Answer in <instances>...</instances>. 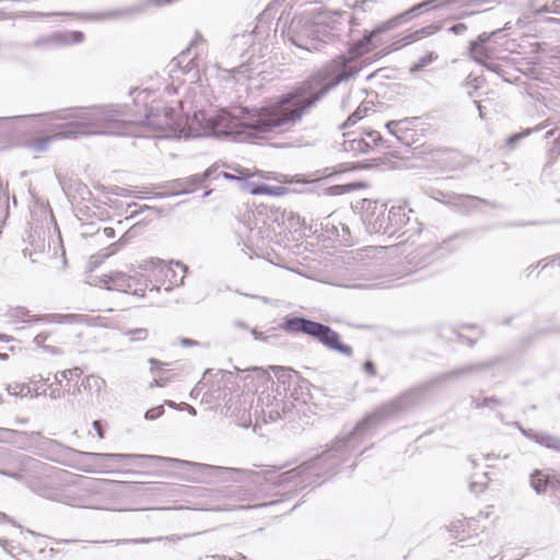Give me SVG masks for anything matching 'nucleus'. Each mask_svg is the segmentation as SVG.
Segmentation results:
<instances>
[{
  "mask_svg": "<svg viewBox=\"0 0 560 560\" xmlns=\"http://www.w3.org/2000/svg\"><path fill=\"white\" fill-rule=\"evenodd\" d=\"M469 55L476 62L483 65L486 68L487 63L491 62L489 61L490 56L488 49L478 42L470 43Z\"/></svg>",
  "mask_w": 560,
  "mask_h": 560,
  "instance_id": "20",
  "label": "nucleus"
},
{
  "mask_svg": "<svg viewBox=\"0 0 560 560\" xmlns=\"http://www.w3.org/2000/svg\"><path fill=\"white\" fill-rule=\"evenodd\" d=\"M408 221L406 208L402 206H394L387 211L384 205L374 203L373 209L364 217V223L370 233L389 236L400 232Z\"/></svg>",
  "mask_w": 560,
  "mask_h": 560,
  "instance_id": "6",
  "label": "nucleus"
},
{
  "mask_svg": "<svg viewBox=\"0 0 560 560\" xmlns=\"http://www.w3.org/2000/svg\"><path fill=\"white\" fill-rule=\"evenodd\" d=\"M532 132L530 129L524 131V132H520V133H515L513 136H511L510 138H508L506 140V144L511 148H513L515 145L516 142H518L521 139L527 137L529 133Z\"/></svg>",
  "mask_w": 560,
  "mask_h": 560,
  "instance_id": "36",
  "label": "nucleus"
},
{
  "mask_svg": "<svg viewBox=\"0 0 560 560\" xmlns=\"http://www.w3.org/2000/svg\"><path fill=\"white\" fill-rule=\"evenodd\" d=\"M104 384L105 381L102 377L95 375L86 376L83 381L84 386H88L90 388L95 387L96 389H101L102 386H104Z\"/></svg>",
  "mask_w": 560,
  "mask_h": 560,
  "instance_id": "31",
  "label": "nucleus"
},
{
  "mask_svg": "<svg viewBox=\"0 0 560 560\" xmlns=\"http://www.w3.org/2000/svg\"><path fill=\"white\" fill-rule=\"evenodd\" d=\"M345 136L350 137V133H345ZM342 147L345 151L365 154L371 150V142L363 138V135H359L346 139Z\"/></svg>",
  "mask_w": 560,
  "mask_h": 560,
  "instance_id": "16",
  "label": "nucleus"
},
{
  "mask_svg": "<svg viewBox=\"0 0 560 560\" xmlns=\"http://www.w3.org/2000/svg\"><path fill=\"white\" fill-rule=\"evenodd\" d=\"M439 0H427L413 5L406 12L382 23L371 33L354 43L349 49L348 55H341L327 63L314 78L315 84L319 85L324 96L335 86L342 82L353 79L363 68L364 61L361 56L370 51L369 45L377 35L392 31L401 22L410 20L413 15H418L423 11L430 10Z\"/></svg>",
  "mask_w": 560,
  "mask_h": 560,
  "instance_id": "3",
  "label": "nucleus"
},
{
  "mask_svg": "<svg viewBox=\"0 0 560 560\" xmlns=\"http://www.w3.org/2000/svg\"><path fill=\"white\" fill-rule=\"evenodd\" d=\"M226 509H228V508H225V506H224V508H223V506H222V508H221V506H215V508H214V506H209V508H205V510H226Z\"/></svg>",
  "mask_w": 560,
  "mask_h": 560,
  "instance_id": "60",
  "label": "nucleus"
},
{
  "mask_svg": "<svg viewBox=\"0 0 560 560\" xmlns=\"http://www.w3.org/2000/svg\"><path fill=\"white\" fill-rule=\"evenodd\" d=\"M530 485L537 493H542L546 490L547 479L537 470L530 477Z\"/></svg>",
  "mask_w": 560,
  "mask_h": 560,
  "instance_id": "29",
  "label": "nucleus"
},
{
  "mask_svg": "<svg viewBox=\"0 0 560 560\" xmlns=\"http://www.w3.org/2000/svg\"><path fill=\"white\" fill-rule=\"evenodd\" d=\"M180 345L184 346V347H189V346L197 345V341L188 339V338H182L180 339Z\"/></svg>",
  "mask_w": 560,
  "mask_h": 560,
  "instance_id": "51",
  "label": "nucleus"
},
{
  "mask_svg": "<svg viewBox=\"0 0 560 560\" xmlns=\"http://www.w3.org/2000/svg\"><path fill=\"white\" fill-rule=\"evenodd\" d=\"M486 485H487V482H483V481H480V482L472 481L469 483V489L474 493H479L486 489Z\"/></svg>",
  "mask_w": 560,
  "mask_h": 560,
  "instance_id": "39",
  "label": "nucleus"
},
{
  "mask_svg": "<svg viewBox=\"0 0 560 560\" xmlns=\"http://www.w3.org/2000/svg\"><path fill=\"white\" fill-rule=\"evenodd\" d=\"M162 538H143V539H139V540H132L133 542H150V541H153V540H161Z\"/></svg>",
  "mask_w": 560,
  "mask_h": 560,
  "instance_id": "56",
  "label": "nucleus"
},
{
  "mask_svg": "<svg viewBox=\"0 0 560 560\" xmlns=\"http://www.w3.org/2000/svg\"><path fill=\"white\" fill-rule=\"evenodd\" d=\"M164 412V408L162 406L151 408L145 412V418L149 420H154L160 418Z\"/></svg>",
  "mask_w": 560,
  "mask_h": 560,
  "instance_id": "38",
  "label": "nucleus"
},
{
  "mask_svg": "<svg viewBox=\"0 0 560 560\" xmlns=\"http://www.w3.org/2000/svg\"><path fill=\"white\" fill-rule=\"evenodd\" d=\"M28 116L0 117V133L11 131L16 124L26 120Z\"/></svg>",
  "mask_w": 560,
  "mask_h": 560,
  "instance_id": "26",
  "label": "nucleus"
},
{
  "mask_svg": "<svg viewBox=\"0 0 560 560\" xmlns=\"http://www.w3.org/2000/svg\"><path fill=\"white\" fill-rule=\"evenodd\" d=\"M144 122L158 132L156 137L182 138L183 136L180 117L174 108L163 107L162 112L159 107L151 108L145 115Z\"/></svg>",
  "mask_w": 560,
  "mask_h": 560,
  "instance_id": "8",
  "label": "nucleus"
},
{
  "mask_svg": "<svg viewBox=\"0 0 560 560\" xmlns=\"http://www.w3.org/2000/svg\"><path fill=\"white\" fill-rule=\"evenodd\" d=\"M364 94V90H360L357 92H350L341 102V106L343 109H350L353 105L360 102L357 109L348 117L347 121L341 126V128H347L351 125L357 124L364 116L369 114V112H374L373 102H368L365 100H361Z\"/></svg>",
  "mask_w": 560,
  "mask_h": 560,
  "instance_id": "10",
  "label": "nucleus"
},
{
  "mask_svg": "<svg viewBox=\"0 0 560 560\" xmlns=\"http://www.w3.org/2000/svg\"><path fill=\"white\" fill-rule=\"evenodd\" d=\"M46 124L51 120H69L60 126L57 137L78 138L90 135H131L132 125L121 110L110 106L61 109L39 115Z\"/></svg>",
  "mask_w": 560,
  "mask_h": 560,
  "instance_id": "4",
  "label": "nucleus"
},
{
  "mask_svg": "<svg viewBox=\"0 0 560 560\" xmlns=\"http://www.w3.org/2000/svg\"><path fill=\"white\" fill-rule=\"evenodd\" d=\"M247 189L252 195L283 196L287 192V188L282 186H270L267 184H248Z\"/></svg>",
  "mask_w": 560,
  "mask_h": 560,
  "instance_id": "19",
  "label": "nucleus"
},
{
  "mask_svg": "<svg viewBox=\"0 0 560 560\" xmlns=\"http://www.w3.org/2000/svg\"><path fill=\"white\" fill-rule=\"evenodd\" d=\"M211 171H207L202 176L192 175L187 178L177 179L172 184L174 188V194H188L194 190V188L199 185L205 178L209 177Z\"/></svg>",
  "mask_w": 560,
  "mask_h": 560,
  "instance_id": "15",
  "label": "nucleus"
},
{
  "mask_svg": "<svg viewBox=\"0 0 560 560\" xmlns=\"http://www.w3.org/2000/svg\"><path fill=\"white\" fill-rule=\"evenodd\" d=\"M363 138L368 139L371 142V149L374 145H377L380 141H382V137L377 131H369L363 135Z\"/></svg>",
  "mask_w": 560,
  "mask_h": 560,
  "instance_id": "37",
  "label": "nucleus"
},
{
  "mask_svg": "<svg viewBox=\"0 0 560 560\" xmlns=\"http://www.w3.org/2000/svg\"><path fill=\"white\" fill-rule=\"evenodd\" d=\"M7 390L10 395L16 397H37L39 395L38 393L32 394V387L30 385L20 383L8 385Z\"/></svg>",
  "mask_w": 560,
  "mask_h": 560,
  "instance_id": "24",
  "label": "nucleus"
},
{
  "mask_svg": "<svg viewBox=\"0 0 560 560\" xmlns=\"http://www.w3.org/2000/svg\"><path fill=\"white\" fill-rule=\"evenodd\" d=\"M81 459L79 460V469L86 472L108 471L110 469L109 462H117L126 458H143L156 462L172 463L179 466L190 468L191 475L184 476L183 480L189 482H210L221 478L222 475H233L235 472H246L242 469L229 468L222 466H213L196 462H189L178 458L164 457L158 455H140V454H110V453H89L74 452Z\"/></svg>",
  "mask_w": 560,
  "mask_h": 560,
  "instance_id": "5",
  "label": "nucleus"
},
{
  "mask_svg": "<svg viewBox=\"0 0 560 560\" xmlns=\"http://www.w3.org/2000/svg\"><path fill=\"white\" fill-rule=\"evenodd\" d=\"M483 368V365H480V364H477V365H467L465 368H462L459 369L458 371L454 372L455 374L459 375V374H464V373H468V372H472V371H476V370H479Z\"/></svg>",
  "mask_w": 560,
  "mask_h": 560,
  "instance_id": "44",
  "label": "nucleus"
},
{
  "mask_svg": "<svg viewBox=\"0 0 560 560\" xmlns=\"http://www.w3.org/2000/svg\"><path fill=\"white\" fill-rule=\"evenodd\" d=\"M439 28H440V26H438V25H428L425 27L417 30V31L408 34L407 36L402 37L397 43H395L394 44V46H395L394 49H397L398 47H401V46H405L407 44L417 42V40H419V39H421L423 37L433 35L434 33H436L439 31Z\"/></svg>",
  "mask_w": 560,
  "mask_h": 560,
  "instance_id": "17",
  "label": "nucleus"
},
{
  "mask_svg": "<svg viewBox=\"0 0 560 560\" xmlns=\"http://www.w3.org/2000/svg\"><path fill=\"white\" fill-rule=\"evenodd\" d=\"M114 483H115V481H113V480L100 479V480L95 481L93 487H91L90 489L94 492H103V491H107V487H109Z\"/></svg>",
  "mask_w": 560,
  "mask_h": 560,
  "instance_id": "34",
  "label": "nucleus"
},
{
  "mask_svg": "<svg viewBox=\"0 0 560 560\" xmlns=\"http://www.w3.org/2000/svg\"><path fill=\"white\" fill-rule=\"evenodd\" d=\"M470 462H471V464H472L474 466L477 464V459H476V458H474V457H471V458H470Z\"/></svg>",
  "mask_w": 560,
  "mask_h": 560,
  "instance_id": "63",
  "label": "nucleus"
},
{
  "mask_svg": "<svg viewBox=\"0 0 560 560\" xmlns=\"http://www.w3.org/2000/svg\"><path fill=\"white\" fill-rule=\"evenodd\" d=\"M548 126H549V122H548V120H547V121H545L544 124H541V125L537 126L534 130L538 131V130H541V129H544V128H546V127H548Z\"/></svg>",
  "mask_w": 560,
  "mask_h": 560,
  "instance_id": "59",
  "label": "nucleus"
},
{
  "mask_svg": "<svg viewBox=\"0 0 560 560\" xmlns=\"http://www.w3.org/2000/svg\"><path fill=\"white\" fill-rule=\"evenodd\" d=\"M65 396L63 392L58 387H54V384L50 385V393H49V397L51 399H59V398H62Z\"/></svg>",
  "mask_w": 560,
  "mask_h": 560,
  "instance_id": "43",
  "label": "nucleus"
},
{
  "mask_svg": "<svg viewBox=\"0 0 560 560\" xmlns=\"http://www.w3.org/2000/svg\"><path fill=\"white\" fill-rule=\"evenodd\" d=\"M103 232L107 237H114L115 235V230L113 228H105Z\"/></svg>",
  "mask_w": 560,
  "mask_h": 560,
  "instance_id": "55",
  "label": "nucleus"
},
{
  "mask_svg": "<svg viewBox=\"0 0 560 560\" xmlns=\"http://www.w3.org/2000/svg\"><path fill=\"white\" fill-rule=\"evenodd\" d=\"M490 38V35L483 33L481 35L478 36V39L476 42H478L479 44L481 45H485V43Z\"/></svg>",
  "mask_w": 560,
  "mask_h": 560,
  "instance_id": "52",
  "label": "nucleus"
},
{
  "mask_svg": "<svg viewBox=\"0 0 560 560\" xmlns=\"http://www.w3.org/2000/svg\"><path fill=\"white\" fill-rule=\"evenodd\" d=\"M34 232L37 234V240H31L30 243L34 247L35 250H43L45 248L44 237L42 235L45 234L43 228L35 229Z\"/></svg>",
  "mask_w": 560,
  "mask_h": 560,
  "instance_id": "32",
  "label": "nucleus"
},
{
  "mask_svg": "<svg viewBox=\"0 0 560 560\" xmlns=\"http://www.w3.org/2000/svg\"><path fill=\"white\" fill-rule=\"evenodd\" d=\"M472 402L476 408H481V407L494 408L495 406L500 405V401L494 397L483 398V400L481 402L474 399Z\"/></svg>",
  "mask_w": 560,
  "mask_h": 560,
  "instance_id": "35",
  "label": "nucleus"
},
{
  "mask_svg": "<svg viewBox=\"0 0 560 560\" xmlns=\"http://www.w3.org/2000/svg\"><path fill=\"white\" fill-rule=\"evenodd\" d=\"M520 430L527 439L534 440L536 443L560 453V438L544 431H534L522 427H520Z\"/></svg>",
  "mask_w": 560,
  "mask_h": 560,
  "instance_id": "12",
  "label": "nucleus"
},
{
  "mask_svg": "<svg viewBox=\"0 0 560 560\" xmlns=\"http://www.w3.org/2000/svg\"><path fill=\"white\" fill-rule=\"evenodd\" d=\"M436 59H438L436 54L429 52V54L422 56L416 63H413L410 68V71L411 72L420 71Z\"/></svg>",
  "mask_w": 560,
  "mask_h": 560,
  "instance_id": "30",
  "label": "nucleus"
},
{
  "mask_svg": "<svg viewBox=\"0 0 560 560\" xmlns=\"http://www.w3.org/2000/svg\"><path fill=\"white\" fill-rule=\"evenodd\" d=\"M27 310L24 308V307H16L15 310L11 311L10 313V316L12 318H16V319H20V318H23L24 316L27 315Z\"/></svg>",
  "mask_w": 560,
  "mask_h": 560,
  "instance_id": "42",
  "label": "nucleus"
},
{
  "mask_svg": "<svg viewBox=\"0 0 560 560\" xmlns=\"http://www.w3.org/2000/svg\"><path fill=\"white\" fill-rule=\"evenodd\" d=\"M535 13H560V0H533Z\"/></svg>",
  "mask_w": 560,
  "mask_h": 560,
  "instance_id": "22",
  "label": "nucleus"
},
{
  "mask_svg": "<svg viewBox=\"0 0 560 560\" xmlns=\"http://www.w3.org/2000/svg\"><path fill=\"white\" fill-rule=\"evenodd\" d=\"M60 323H79L81 322L82 319V316L81 315H73V314H69V315H63V316H60Z\"/></svg>",
  "mask_w": 560,
  "mask_h": 560,
  "instance_id": "41",
  "label": "nucleus"
},
{
  "mask_svg": "<svg viewBox=\"0 0 560 560\" xmlns=\"http://www.w3.org/2000/svg\"><path fill=\"white\" fill-rule=\"evenodd\" d=\"M182 409H186L192 416H196V413H197L196 409L192 406L185 404V402H183Z\"/></svg>",
  "mask_w": 560,
  "mask_h": 560,
  "instance_id": "53",
  "label": "nucleus"
},
{
  "mask_svg": "<svg viewBox=\"0 0 560 560\" xmlns=\"http://www.w3.org/2000/svg\"><path fill=\"white\" fill-rule=\"evenodd\" d=\"M84 39V35L81 32L73 31V32H63V33H56L45 39H40L36 42V45H40L44 43H56L61 45H68V44H78L81 43Z\"/></svg>",
  "mask_w": 560,
  "mask_h": 560,
  "instance_id": "14",
  "label": "nucleus"
},
{
  "mask_svg": "<svg viewBox=\"0 0 560 560\" xmlns=\"http://www.w3.org/2000/svg\"><path fill=\"white\" fill-rule=\"evenodd\" d=\"M151 370H154L155 368H160L164 365V363L158 361L156 359H150Z\"/></svg>",
  "mask_w": 560,
  "mask_h": 560,
  "instance_id": "54",
  "label": "nucleus"
},
{
  "mask_svg": "<svg viewBox=\"0 0 560 560\" xmlns=\"http://www.w3.org/2000/svg\"><path fill=\"white\" fill-rule=\"evenodd\" d=\"M280 419V412L278 410H270L268 416L264 412V422H275Z\"/></svg>",
  "mask_w": 560,
  "mask_h": 560,
  "instance_id": "40",
  "label": "nucleus"
},
{
  "mask_svg": "<svg viewBox=\"0 0 560 560\" xmlns=\"http://www.w3.org/2000/svg\"><path fill=\"white\" fill-rule=\"evenodd\" d=\"M93 428L96 431L98 438L103 439L104 438V433H103V430H102L101 422L100 421H94L93 422Z\"/></svg>",
  "mask_w": 560,
  "mask_h": 560,
  "instance_id": "50",
  "label": "nucleus"
},
{
  "mask_svg": "<svg viewBox=\"0 0 560 560\" xmlns=\"http://www.w3.org/2000/svg\"><path fill=\"white\" fill-rule=\"evenodd\" d=\"M126 335L130 337V340L139 341V340L147 339L148 330L144 328H136V329L128 330L126 332Z\"/></svg>",
  "mask_w": 560,
  "mask_h": 560,
  "instance_id": "33",
  "label": "nucleus"
},
{
  "mask_svg": "<svg viewBox=\"0 0 560 560\" xmlns=\"http://www.w3.org/2000/svg\"><path fill=\"white\" fill-rule=\"evenodd\" d=\"M58 131L55 132L52 136L46 137V138H39L35 139L31 142V147L36 152H43L48 148L49 142L52 139H63L65 137H57Z\"/></svg>",
  "mask_w": 560,
  "mask_h": 560,
  "instance_id": "28",
  "label": "nucleus"
},
{
  "mask_svg": "<svg viewBox=\"0 0 560 560\" xmlns=\"http://www.w3.org/2000/svg\"><path fill=\"white\" fill-rule=\"evenodd\" d=\"M482 458L485 460H489V459H492V458H497V456L494 454H492V453H488V454H483Z\"/></svg>",
  "mask_w": 560,
  "mask_h": 560,
  "instance_id": "58",
  "label": "nucleus"
},
{
  "mask_svg": "<svg viewBox=\"0 0 560 560\" xmlns=\"http://www.w3.org/2000/svg\"><path fill=\"white\" fill-rule=\"evenodd\" d=\"M311 19L312 23H318L316 26H314V31H316L315 37L319 47L323 43H326L330 38V31L327 26V16L323 13H319Z\"/></svg>",
  "mask_w": 560,
  "mask_h": 560,
  "instance_id": "18",
  "label": "nucleus"
},
{
  "mask_svg": "<svg viewBox=\"0 0 560 560\" xmlns=\"http://www.w3.org/2000/svg\"><path fill=\"white\" fill-rule=\"evenodd\" d=\"M7 357H8V354H0L1 359H5Z\"/></svg>",
  "mask_w": 560,
  "mask_h": 560,
  "instance_id": "64",
  "label": "nucleus"
},
{
  "mask_svg": "<svg viewBox=\"0 0 560 560\" xmlns=\"http://www.w3.org/2000/svg\"><path fill=\"white\" fill-rule=\"evenodd\" d=\"M237 423L238 425L243 427V428H248L250 424H252V418H250V415L248 413L247 416H245V413L237 420Z\"/></svg>",
  "mask_w": 560,
  "mask_h": 560,
  "instance_id": "45",
  "label": "nucleus"
},
{
  "mask_svg": "<svg viewBox=\"0 0 560 560\" xmlns=\"http://www.w3.org/2000/svg\"><path fill=\"white\" fill-rule=\"evenodd\" d=\"M150 266L154 271H158L168 282L167 289L171 287H179L184 283V279L187 272V267L179 262L165 264L160 260L151 261Z\"/></svg>",
  "mask_w": 560,
  "mask_h": 560,
  "instance_id": "11",
  "label": "nucleus"
},
{
  "mask_svg": "<svg viewBox=\"0 0 560 560\" xmlns=\"http://www.w3.org/2000/svg\"><path fill=\"white\" fill-rule=\"evenodd\" d=\"M12 433H13L12 430L0 428V443L7 442L8 441L7 435H10Z\"/></svg>",
  "mask_w": 560,
  "mask_h": 560,
  "instance_id": "48",
  "label": "nucleus"
},
{
  "mask_svg": "<svg viewBox=\"0 0 560 560\" xmlns=\"http://www.w3.org/2000/svg\"><path fill=\"white\" fill-rule=\"evenodd\" d=\"M49 381V377L45 378L42 375L38 380H34L32 383L35 386V390L37 392L39 388H42L47 382Z\"/></svg>",
  "mask_w": 560,
  "mask_h": 560,
  "instance_id": "46",
  "label": "nucleus"
},
{
  "mask_svg": "<svg viewBox=\"0 0 560 560\" xmlns=\"http://www.w3.org/2000/svg\"><path fill=\"white\" fill-rule=\"evenodd\" d=\"M487 69L489 71H492L494 73H497L499 77H501L503 79V81L505 82H509V83H513V82H516L518 80V77H514L512 75L503 65H500L498 62H490V63H487Z\"/></svg>",
  "mask_w": 560,
  "mask_h": 560,
  "instance_id": "25",
  "label": "nucleus"
},
{
  "mask_svg": "<svg viewBox=\"0 0 560 560\" xmlns=\"http://www.w3.org/2000/svg\"><path fill=\"white\" fill-rule=\"evenodd\" d=\"M316 24L312 23L311 18L293 19L288 31L289 39L299 48L308 51L317 50L316 31H314Z\"/></svg>",
  "mask_w": 560,
  "mask_h": 560,
  "instance_id": "9",
  "label": "nucleus"
},
{
  "mask_svg": "<svg viewBox=\"0 0 560 560\" xmlns=\"http://www.w3.org/2000/svg\"><path fill=\"white\" fill-rule=\"evenodd\" d=\"M221 175L226 179H240L238 177L225 172H222Z\"/></svg>",
  "mask_w": 560,
  "mask_h": 560,
  "instance_id": "57",
  "label": "nucleus"
},
{
  "mask_svg": "<svg viewBox=\"0 0 560 560\" xmlns=\"http://www.w3.org/2000/svg\"><path fill=\"white\" fill-rule=\"evenodd\" d=\"M556 136L552 147L548 151V160L545 164V168L551 166L557 158L560 156V129H552L547 131L546 139Z\"/></svg>",
  "mask_w": 560,
  "mask_h": 560,
  "instance_id": "21",
  "label": "nucleus"
},
{
  "mask_svg": "<svg viewBox=\"0 0 560 560\" xmlns=\"http://www.w3.org/2000/svg\"><path fill=\"white\" fill-rule=\"evenodd\" d=\"M132 278L122 272H115L110 276H105L103 283L108 290H117L121 292H129L132 289Z\"/></svg>",
  "mask_w": 560,
  "mask_h": 560,
  "instance_id": "13",
  "label": "nucleus"
},
{
  "mask_svg": "<svg viewBox=\"0 0 560 560\" xmlns=\"http://www.w3.org/2000/svg\"><path fill=\"white\" fill-rule=\"evenodd\" d=\"M82 375V370L79 368L65 370L55 374L57 385H62L63 381L70 382L73 378H79Z\"/></svg>",
  "mask_w": 560,
  "mask_h": 560,
  "instance_id": "27",
  "label": "nucleus"
},
{
  "mask_svg": "<svg viewBox=\"0 0 560 560\" xmlns=\"http://www.w3.org/2000/svg\"><path fill=\"white\" fill-rule=\"evenodd\" d=\"M324 97L315 78L295 91L282 95L277 102L255 112L246 108L220 109L208 113L195 112L192 116L180 117L182 138L207 136H244L260 138L280 133L302 119Z\"/></svg>",
  "mask_w": 560,
  "mask_h": 560,
  "instance_id": "1",
  "label": "nucleus"
},
{
  "mask_svg": "<svg viewBox=\"0 0 560 560\" xmlns=\"http://www.w3.org/2000/svg\"><path fill=\"white\" fill-rule=\"evenodd\" d=\"M453 33L455 34H460L463 33L464 31H466V25L463 24V23H458V24H455L454 26H452L450 28Z\"/></svg>",
  "mask_w": 560,
  "mask_h": 560,
  "instance_id": "49",
  "label": "nucleus"
},
{
  "mask_svg": "<svg viewBox=\"0 0 560 560\" xmlns=\"http://www.w3.org/2000/svg\"><path fill=\"white\" fill-rule=\"evenodd\" d=\"M283 329L290 332H303L316 338L320 343L330 350L338 351L347 357L352 354L351 347L339 341V335L329 326L313 322L303 317L287 318Z\"/></svg>",
  "mask_w": 560,
  "mask_h": 560,
  "instance_id": "7",
  "label": "nucleus"
},
{
  "mask_svg": "<svg viewBox=\"0 0 560 560\" xmlns=\"http://www.w3.org/2000/svg\"><path fill=\"white\" fill-rule=\"evenodd\" d=\"M363 369L366 373H369L370 375H375L376 371H375V365L373 364V362L371 361H366L363 365Z\"/></svg>",
  "mask_w": 560,
  "mask_h": 560,
  "instance_id": "47",
  "label": "nucleus"
},
{
  "mask_svg": "<svg viewBox=\"0 0 560 560\" xmlns=\"http://www.w3.org/2000/svg\"><path fill=\"white\" fill-rule=\"evenodd\" d=\"M478 4H482V3H486L488 2V0H475Z\"/></svg>",
  "mask_w": 560,
  "mask_h": 560,
  "instance_id": "62",
  "label": "nucleus"
},
{
  "mask_svg": "<svg viewBox=\"0 0 560 560\" xmlns=\"http://www.w3.org/2000/svg\"><path fill=\"white\" fill-rule=\"evenodd\" d=\"M419 395L420 392L418 389H413L385 404L375 412L368 416L363 421L358 423L350 433L338 436L332 446L320 456L280 475L279 483L291 482L294 479L300 478V483L304 487L310 483V476H318L316 470L322 466L330 463L335 465L337 462H347L352 455L362 453L363 451L360 450V444L366 438L368 432L382 420L413 406L419 400Z\"/></svg>",
  "mask_w": 560,
  "mask_h": 560,
  "instance_id": "2",
  "label": "nucleus"
},
{
  "mask_svg": "<svg viewBox=\"0 0 560 560\" xmlns=\"http://www.w3.org/2000/svg\"><path fill=\"white\" fill-rule=\"evenodd\" d=\"M386 127L389 130V132L397 138V140H399L402 143L409 144L407 139L408 128L406 120H393L387 122Z\"/></svg>",
  "mask_w": 560,
  "mask_h": 560,
  "instance_id": "23",
  "label": "nucleus"
},
{
  "mask_svg": "<svg viewBox=\"0 0 560 560\" xmlns=\"http://www.w3.org/2000/svg\"><path fill=\"white\" fill-rule=\"evenodd\" d=\"M0 521H9V517L7 516V514L0 512Z\"/></svg>",
  "mask_w": 560,
  "mask_h": 560,
  "instance_id": "61",
  "label": "nucleus"
}]
</instances>
